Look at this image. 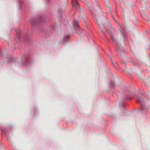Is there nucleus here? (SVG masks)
Here are the masks:
<instances>
[{
	"label": "nucleus",
	"mask_w": 150,
	"mask_h": 150,
	"mask_svg": "<svg viewBox=\"0 0 150 150\" xmlns=\"http://www.w3.org/2000/svg\"><path fill=\"white\" fill-rule=\"evenodd\" d=\"M71 4L72 8H74L75 7L77 9L80 8L79 4L78 2V0H72Z\"/></svg>",
	"instance_id": "obj_4"
},
{
	"label": "nucleus",
	"mask_w": 150,
	"mask_h": 150,
	"mask_svg": "<svg viewBox=\"0 0 150 150\" xmlns=\"http://www.w3.org/2000/svg\"><path fill=\"white\" fill-rule=\"evenodd\" d=\"M103 34L105 36V33H104V32H103Z\"/></svg>",
	"instance_id": "obj_17"
},
{
	"label": "nucleus",
	"mask_w": 150,
	"mask_h": 150,
	"mask_svg": "<svg viewBox=\"0 0 150 150\" xmlns=\"http://www.w3.org/2000/svg\"><path fill=\"white\" fill-rule=\"evenodd\" d=\"M110 85L113 88H115V85L114 81H112L110 82Z\"/></svg>",
	"instance_id": "obj_7"
},
{
	"label": "nucleus",
	"mask_w": 150,
	"mask_h": 150,
	"mask_svg": "<svg viewBox=\"0 0 150 150\" xmlns=\"http://www.w3.org/2000/svg\"><path fill=\"white\" fill-rule=\"evenodd\" d=\"M144 100V99L141 97H139L137 96V102L138 103H140L141 105V108L139 109V111L140 112L145 113L147 112L148 108L143 104Z\"/></svg>",
	"instance_id": "obj_1"
},
{
	"label": "nucleus",
	"mask_w": 150,
	"mask_h": 150,
	"mask_svg": "<svg viewBox=\"0 0 150 150\" xmlns=\"http://www.w3.org/2000/svg\"><path fill=\"white\" fill-rule=\"evenodd\" d=\"M106 19H107V21H108V23L109 24V25H110V27H112V25H111L110 24V22L108 21V20L107 18H106Z\"/></svg>",
	"instance_id": "obj_13"
},
{
	"label": "nucleus",
	"mask_w": 150,
	"mask_h": 150,
	"mask_svg": "<svg viewBox=\"0 0 150 150\" xmlns=\"http://www.w3.org/2000/svg\"><path fill=\"white\" fill-rule=\"evenodd\" d=\"M70 35L69 34H68L67 35H66V43L69 41V38L70 37Z\"/></svg>",
	"instance_id": "obj_9"
},
{
	"label": "nucleus",
	"mask_w": 150,
	"mask_h": 150,
	"mask_svg": "<svg viewBox=\"0 0 150 150\" xmlns=\"http://www.w3.org/2000/svg\"><path fill=\"white\" fill-rule=\"evenodd\" d=\"M76 14V12H75L74 14H73V16H74Z\"/></svg>",
	"instance_id": "obj_16"
},
{
	"label": "nucleus",
	"mask_w": 150,
	"mask_h": 150,
	"mask_svg": "<svg viewBox=\"0 0 150 150\" xmlns=\"http://www.w3.org/2000/svg\"><path fill=\"white\" fill-rule=\"evenodd\" d=\"M105 29L107 32H108L110 35V33H112V32H111L109 29Z\"/></svg>",
	"instance_id": "obj_11"
},
{
	"label": "nucleus",
	"mask_w": 150,
	"mask_h": 150,
	"mask_svg": "<svg viewBox=\"0 0 150 150\" xmlns=\"http://www.w3.org/2000/svg\"><path fill=\"white\" fill-rule=\"evenodd\" d=\"M85 23L86 25H87V21H85Z\"/></svg>",
	"instance_id": "obj_14"
},
{
	"label": "nucleus",
	"mask_w": 150,
	"mask_h": 150,
	"mask_svg": "<svg viewBox=\"0 0 150 150\" xmlns=\"http://www.w3.org/2000/svg\"><path fill=\"white\" fill-rule=\"evenodd\" d=\"M75 8V7H74V8H73V9H72V10H73V9H74V8Z\"/></svg>",
	"instance_id": "obj_19"
},
{
	"label": "nucleus",
	"mask_w": 150,
	"mask_h": 150,
	"mask_svg": "<svg viewBox=\"0 0 150 150\" xmlns=\"http://www.w3.org/2000/svg\"><path fill=\"white\" fill-rule=\"evenodd\" d=\"M110 35L111 39L113 40V41L115 43L117 47V42L112 33H110ZM117 50L119 52H120V51H122V52H123L125 50L124 48L122 47H121L120 48L118 47H117Z\"/></svg>",
	"instance_id": "obj_3"
},
{
	"label": "nucleus",
	"mask_w": 150,
	"mask_h": 150,
	"mask_svg": "<svg viewBox=\"0 0 150 150\" xmlns=\"http://www.w3.org/2000/svg\"><path fill=\"white\" fill-rule=\"evenodd\" d=\"M113 66L117 69H118L120 68L118 64L117 63H112Z\"/></svg>",
	"instance_id": "obj_6"
},
{
	"label": "nucleus",
	"mask_w": 150,
	"mask_h": 150,
	"mask_svg": "<svg viewBox=\"0 0 150 150\" xmlns=\"http://www.w3.org/2000/svg\"><path fill=\"white\" fill-rule=\"evenodd\" d=\"M120 32L121 34L122 35L123 37H124V38H125L124 33L122 30L121 26L120 25Z\"/></svg>",
	"instance_id": "obj_8"
},
{
	"label": "nucleus",
	"mask_w": 150,
	"mask_h": 150,
	"mask_svg": "<svg viewBox=\"0 0 150 150\" xmlns=\"http://www.w3.org/2000/svg\"><path fill=\"white\" fill-rule=\"evenodd\" d=\"M92 15L95 17V19H96V21L98 23V20H97V18H96V16L95 15H94L92 14Z\"/></svg>",
	"instance_id": "obj_12"
},
{
	"label": "nucleus",
	"mask_w": 150,
	"mask_h": 150,
	"mask_svg": "<svg viewBox=\"0 0 150 150\" xmlns=\"http://www.w3.org/2000/svg\"><path fill=\"white\" fill-rule=\"evenodd\" d=\"M112 17H113V19H114V20H115V21L116 22H117V21L115 20V18H114V17L113 16H112Z\"/></svg>",
	"instance_id": "obj_15"
},
{
	"label": "nucleus",
	"mask_w": 150,
	"mask_h": 150,
	"mask_svg": "<svg viewBox=\"0 0 150 150\" xmlns=\"http://www.w3.org/2000/svg\"><path fill=\"white\" fill-rule=\"evenodd\" d=\"M32 25H33V24H34V23H33V22H32Z\"/></svg>",
	"instance_id": "obj_18"
},
{
	"label": "nucleus",
	"mask_w": 150,
	"mask_h": 150,
	"mask_svg": "<svg viewBox=\"0 0 150 150\" xmlns=\"http://www.w3.org/2000/svg\"><path fill=\"white\" fill-rule=\"evenodd\" d=\"M2 134L3 135H6L7 132V130L5 128H3L1 129Z\"/></svg>",
	"instance_id": "obj_5"
},
{
	"label": "nucleus",
	"mask_w": 150,
	"mask_h": 150,
	"mask_svg": "<svg viewBox=\"0 0 150 150\" xmlns=\"http://www.w3.org/2000/svg\"><path fill=\"white\" fill-rule=\"evenodd\" d=\"M133 97L131 96H129V95H127V96L126 98L129 99H132V98Z\"/></svg>",
	"instance_id": "obj_10"
},
{
	"label": "nucleus",
	"mask_w": 150,
	"mask_h": 150,
	"mask_svg": "<svg viewBox=\"0 0 150 150\" xmlns=\"http://www.w3.org/2000/svg\"><path fill=\"white\" fill-rule=\"evenodd\" d=\"M75 31L78 34L81 33V29L80 28L78 23V21H74L73 23Z\"/></svg>",
	"instance_id": "obj_2"
}]
</instances>
